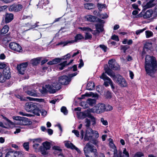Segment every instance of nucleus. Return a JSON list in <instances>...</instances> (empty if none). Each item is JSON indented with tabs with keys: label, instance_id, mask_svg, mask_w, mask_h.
Listing matches in <instances>:
<instances>
[{
	"label": "nucleus",
	"instance_id": "obj_1",
	"mask_svg": "<svg viewBox=\"0 0 157 157\" xmlns=\"http://www.w3.org/2000/svg\"><path fill=\"white\" fill-rule=\"evenodd\" d=\"M144 68L147 74L153 77L157 71V63L154 56L147 55L145 58Z\"/></svg>",
	"mask_w": 157,
	"mask_h": 157
},
{
	"label": "nucleus",
	"instance_id": "obj_2",
	"mask_svg": "<svg viewBox=\"0 0 157 157\" xmlns=\"http://www.w3.org/2000/svg\"><path fill=\"white\" fill-rule=\"evenodd\" d=\"M93 130L91 128H87L85 131L84 135V131L83 130H82L80 132L81 139L83 138L84 140L85 141L91 140L93 137Z\"/></svg>",
	"mask_w": 157,
	"mask_h": 157
},
{
	"label": "nucleus",
	"instance_id": "obj_3",
	"mask_svg": "<svg viewBox=\"0 0 157 157\" xmlns=\"http://www.w3.org/2000/svg\"><path fill=\"white\" fill-rule=\"evenodd\" d=\"M77 72L70 74L68 76L66 75H63L60 76L59 78V82L61 84L67 85L71 81V78L77 75Z\"/></svg>",
	"mask_w": 157,
	"mask_h": 157
},
{
	"label": "nucleus",
	"instance_id": "obj_4",
	"mask_svg": "<svg viewBox=\"0 0 157 157\" xmlns=\"http://www.w3.org/2000/svg\"><path fill=\"white\" fill-rule=\"evenodd\" d=\"M45 86L49 91L51 93H54L56 92V90H59L61 88V86L60 83L55 82L52 85H46Z\"/></svg>",
	"mask_w": 157,
	"mask_h": 157
},
{
	"label": "nucleus",
	"instance_id": "obj_5",
	"mask_svg": "<svg viewBox=\"0 0 157 157\" xmlns=\"http://www.w3.org/2000/svg\"><path fill=\"white\" fill-rule=\"evenodd\" d=\"M105 104L99 103L91 109V112L100 113L105 111Z\"/></svg>",
	"mask_w": 157,
	"mask_h": 157
},
{
	"label": "nucleus",
	"instance_id": "obj_6",
	"mask_svg": "<svg viewBox=\"0 0 157 157\" xmlns=\"http://www.w3.org/2000/svg\"><path fill=\"white\" fill-rule=\"evenodd\" d=\"M153 14V11L151 9H149L146 12L143 10L140 12L138 15V17H143L145 19L149 18L152 17Z\"/></svg>",
	"mask_w": 157,
	"mask_h": 157
},
{
	"label": "nucleus",
	"instance_id": "obj_7",
	"mask_svg": "<svg viewBox=\"0 0 157 157\" xmlns=\"http://www.w3.org/2000/svg\"><path fill=\"white\" fill-rule=\"evenodd\" d=\"M36 104L32 102H28L26 103L25 109L28 112H32L36 108Z\"/></svg>",
	"mask_w": 157,
	"mask_h": 157
},
{
	"label": "nucleus",
	"instance_id": "obj_8",
	"mask_svg": "<svg viewBox=\"0 0 157 157\" xmlns=\"http://www.w3.org/2000/svg\"><path fill=\"white\" fill-rule=\"evenodd\" d=\"M28 65V63L27 62H24L18 65L17 69L19 73L21 75L24 74Z\"/></svg>",
	"mask_w": 157,
	"mask_h": 157
},
{
	"label": "nucleus",
	"instance_id": "obj_9",
	"mask_svg": "<svg viewBox=\"0 0 157 157\" xmlns=\"http://www.w3.org/2000/svg\"><path fill=\"white\" fill-rule=\"evenodd\" d=\"M23 90L27 95L33 97H37V94L35 90L32 89L30 86H25L23 88Z\"/></svg>",
	"mask_w": 157,
	"mask_h": 157
},
{
	"label": "nucleus",
	"instance_id": "obj_10",
	"mask_svg": "<svg viewBox=\"0 0 157 157\" xmlns=\"http://www.w3.org/2000/svg\"><path fill=\"white\" fill-rule=\"evenodd\" d=\"M116 78L115 79H113V80L116 81L121 86L124 87L127 86V83L125 79L121 75L116 76Z\"/></svg>",
	"mask_w": 157,
	"mask_h": 157
},
{
	"label": "nucleus",
	"instance_id": "obj_11",
	"mask_svg": "<svg viewBox=\"0 0 157 157\" xmlns=\"http://www.w3.org/2000/svg\"><path fill=\"white\" fill-rule=\"evenodd\" d=\"M9 47L12 50L16 52H20L22 50L21 46L18 43L12 42L9 44Z\"/></svg>",
	"mask_w": 157,
	"mask_h": 157
},
{
	"label": "nucleus",
	"instance_id": "obj_12",
	"mask_svg": "<svg viewBox=\"0 0 157 157\" xmlns=\"http://www.w3.org/2000/svg\"><path fill=\"white\" fill-rule=\"evenodd\" d=\"M98 22H99L100 23L96 24H95L96 31L99 33L103 31L104 30L103 28V24L104 23L105 21L99 19H98Z\"/></svg>",
	"mask_w": 157,
	"mask_h": 157
},
{
	"label": "nucleus",
	"instance_id": "obj_13",
	"mask_svg": "<svg viewBox=\"0 0 157 157\" xmlns=\"http://www.w3.org/2000/svg\"><path fill=\"white\" fill-rule=\"evenodd\" d=\"M94 146L91 144L90 142L87 143L84 148V153H88L89 151L91 152L94 151L95 149H94Z\"/></svg>",
	"mask_w": 157,
	"mask_h": 157
},
{
	"label": "nucleus",
	"instance_id": "obj_14",
	"mask_svg": "<svg viewBox=\"0 0 157 157\" xmlns=\"http://www.w3.org/2000/svg\"><path fill=\"white\" fill-rule=\"evenodd\" d=\"M32 122L29 121L27 118L22 117L21 119L17 123V124L21 125H30Z\"/></svg>",
	"mask_w": 157,
	"mask_h": 157
},
{
	"label": "nucleus",
	"instance_id": "obj_15",
	"mask_svg": "<svg viewBox=\"0 0 157 157\" xmlns=\"http://www.w3.org/2000/svg\"><path fill=\"white\" fill-rule=\"evenodd\" d=\"M13 18V14L12 13H6L5 17V21L6 23L11 22Z\"/></svg>",
	"mask_w": 157,
	"mask_h": 157
},
{
	"label": "nucleus",
	"instance_id": "obj_16",
	"mask_svg": "<svg viewBox=\"0 0 157 157\" xmlns=\"http://www.w3.org/2000/svg\"><path fill=\"white\" fill-rule=\"evenodd\" d=\"M53 149L55 150L54 153L58 156H61L62 157H64L63 153L61 152L62 149L60 147L57 146H54L53 147Z\"/></svg>",
	"mask_w": 157,
	"mask_h": 157
},
{
	"label": "nucleus",
	"instance_id": "obj_17",
	"mask_svg": "<svg viewBox=\"0 0 157 157\" xmlns=\"http://www.w3.org/2000/svg\"><path fill=\"white\" fill-rule=\"evenodd\" d=\"M155 0H150L146 4L143 6L144 10H146L154 6L155 3L154 2Z\"/></svg>",
	"mask_w": 157,
	"mask_h": 157
},
{
	"label": "nucleus",
	"instance_id": "obj_18",
	"mask_svg": "<svg viewBox=\"0 0 157 157\" xmlns=\"http://www.w3.org/2000/svg\"><path fill=\"white\" fill-rule=\"evenodd\" d=\"M100 78L103 79L105 82L104 85L106 87L109 86V84H110V81L108 78H109L104 73H103L101 75L100 77Z\"/></svg>",
	"mask_w": 157,
	"mask_h": 157
},
{
	"label": "nucleus",
	"instance_id": "obj_19",
	"mask_svg": "<svg viewBox=\"0 0 157 157\" xmlns=\"http://www.w3.org/2000/svg\"><path fill=\"white\" fill-rule=\"evenodd\" d=\"M65 146L67 148H71L72 149H75L78 152L80 153L81 151L77 147H76L72 143L67 142L65 144Z\"/></svg>",
	"mask_w": 157,
	"mask_h": 157
},
{
	"label": "nucleus",
	"instance_id": "obj_20",
	"mask_svg": "<svg viewBox=\"0 0 157 157\" xmlns=\"http://www.w3.org/2000/svg\"><path fill=\"white\" fill-rule=\"evenodd\" d=\"M3 75L6 78L9 79L11 77V73L10 68L8 67H6L3 70Z\"/></svg>",
	"mask_w": 157,
	"mask_h": 157
},
{
	"label": "nucleus",
	"instance_id": "obj_21",
	"mask_svg": "<svg viewBox=\"0 0 157 157\" xmlns=\"http://www.w3.org/2000/svg\"><path fill=\"white\" fill-rule=\"evenodd\" d=\"M84 38L83 36L81 34H78L76 35L75 37V40H70L71 44H73L75 42L79 41L80 40Z\"/></svg>",
	"mask_w": 157,
	"mask_h": 157
},
{
	"label": "nucleus",
	"instance_id": "obj_22",
	"mask_svg": "<svg viewBox=\"0 0 157 157\" xmlns=\"http://www.w3.org/2000/svg\"><path fill=\"white\" fill-rule=\"evenodd\" d=\"M85 18L87 21L91 22H98V20H97V18L96 17L90 15H87L86 16Z\"/></svg>",
	"mask_w": 157,
	"mask_h": 157
},
{
	"label": "nucleus",
	"instance_id": "obj_23",
	"mask_svg": "<svg viewBox=\"0 0 157 157\" xmlns=\"http://www.w3.org/2000/svg\"><path fill=\"white\" fill-rule=\"evenodd\" d=\"M5 157H15V151H8L7 149H6Z\"/></svg>",
	"mask_w": 157,
	"mask_h": 157
},
{
	"label": "nucleus",
	"instance_id": "obj_24",
	"mask_svg": "<svg viewBox=\"0 0 157 157\" xmlns=\"http://www.w3.org/2000/svg\"><path fill=\"white\" fill-rule=\"evenodd\" d=\"M105 72L113 79H115L116 78V75H115L114 73L109 68L108 70H106Z\"/></svg>",
	"mask_w": 157,
	"mask_h": 157
},
{
	"label": "nucleus",
	"instance_id": "obj_25",
	"mask_svg": "<svg viewBox=\"0 0 157 157\" xmlns=\"http://www.w3.org/2000/svg\"><path fill=\"white\" fill-rule=\"evenodd\" d=\"M48 3L49 1L48 0H40L37 6H40V8H44V6L48 4Z\"/></svg>",
	"mask_w": 157,
	"mask_h": 157
},
{
	"label": "nucleus",
	"instance_id": "obj_26",
	"mask_svg": "<svg viewBox=\"0 0 157 157\" xmlns=\"http://www.w3.org/2000/svg\"><path fill=\"white\" fill-rule=\"evenodd\" d=\"M40 141V140L39 139L33 140V142L34 144L33 145V147L34 149H36L39 147Z\"/></svg>",
	"mask_w": 157,
	"mask_h": 157
},
{
	"label": "nucleus",
	"instance_id": "obj_27",
	"mask_svg": "<svg viewBox=\"0 0 157 157\" xmlns=\"http://www.w3.org/2000/svg\"><path fill=\"white\" fill-rule=\"evenodd\" d=\"M38 23V22H36V23L35 24V25H32L31 23H28L26 24H25V25H24V26L27 27V29H26V30L27 31L29 30L31 28H35L37 26H38L36 24L37 23Z\"/></svg>",
	"mask_w": 157,
	"mask_h": 157
},
{
	"label": "nucleus",
	"instance_id": "obj_28",
	"mask_svg": "<svg viewBox=\"0 0 157 157\" xmlns=\"http://www.w3.org/2000/svg\"><path fill=\"white\" fill-rule=\"evenodd\" d=\"M41 59L40 58H37L32 59L31 62L32 65L33 66H36L40 63Z\"/></svg>",
	"mask_w": 157,
	"mask_h": 157
},
{
	"label": "nucleus",
	"instance_id": "obj_29",
	"mask_svg": "<svg viewBox=\"0 0 157 157\" xmlns=\"http://www.w3.org/2000/svg\"><path fill=\"white\" fill-rule=\"evenodd\" d=\"M40 151L41 153L43 155H46L48 153V150L44 148L42 146H41L40 147Z\"/></svg>",
	"mask_w": 157,
	"mask_h": 157
},
{
	"label": "nucleus",
	"instance_id": "obj_30",
	"mask_svg": "<svg viewBox=\"0 0 157 157\" xmlns=\"http://www.w3.org/2000/svg\"><path fill=\"white\" fill-rule=\"evenodd\" d=\"M94 83L92 82H89L87 85L86 88L88 90H91L94 89Z\"/></svg>",
	"mask_w": 157,
	"mask_h": 157
},
{
	"label": "nucleus",
	"instance_id": "obj_31",
	"mask_svg": "<svg viewBox=\"0 0 157 157\" xmlns=\"http://www.w3.org/2000/svg\"><path fill=\"white\" fill-rule=\"evenodd\" d=\"M9 28L7 25H5L1 30V33L2 34H5L9 31Z\"/></svg>",
	"mask_w": 157,
	"mask_h": 157
},
{
	"label": "nucleus",
	"instance_id": "obj_32",
	"mask_svg": "<svg viewBox=\"0 0 157 157\" xmlns=\"http://www.w3.org/2000/svg\"><path fill=\"white\" fill-rule=\"evenodd\" d=\"M66 65H67V61H66L58 64V68L60 70H62L63 69L64 67H65Z\"/></svg>",
	"mask_w": 157,
	"mask_h": 157
},
{
	"label": "nucleus",
	"instance_id": "obj_33",
	"mask_svg": "<svg viewBox=\"0 0 157 157\" xmlns=\"http://www.w3.org/2000/svg\"><path fill=\"white\" fill-rule=\"evenodd\" d=\"M43 147L49 150L51 148V144L50 143L48 142H44L42 144Z\"/></svg>",
	"mask_w": 157,
	"mask_h": 157
},
{
	"label": "nucleus",
	"instance_id": "obj_34",
	"mask_svg": "<svg viewBox=\"0 0 157 157\" xmlns=\"http://www.w3.org/2000/svg\"><path fill=\"white\" fill-rule=\"evenodd\" d=\"M23 6L20 4H15V12H18L21 10Z\"/></svg>",
	"mask_w": 157,
	"mask_h": 157
},
{
	"label": "nucleus",
	"instance_id": "obj_35",
	"mask_svg": "<svg viewBox=\"0 0 157 157\" xmlns=\"http://www.w3.org/2000/svg\"><path fill=\"white\" fill-rule=\"evenodd\" d=\"M84 7L86 9H92L94 8V5L91 3H88L84 5Z\"/></svg>",
	"mask_w": 157,
	"mask_h": 157
},
{
	"label": "nucleus",
	"instance_id": "obj_36",
	"mask_svg": "<svg viewBox=\"0 0 157 157\" xmlns=\"http://www.w3.org/2000/svg\"><path fill=\"white\" fill-rule=\"evenodd\" d=\"M91 112V109L89 110H87L86 111H85L84 112V117H88L90 118L92 116L91 115L90 112Z\"/></svg>",
	"mask_w": 157,
	"mask_h": 157
},
{
	"label": "nucleus",
	"instance_id": "obj_37",
	"mask_svg": "<svg viewBox=\"0 0 157 157\" xmlns=\"http://www.w3.org/2000/svg\"><path fill=\"white\" fill-rule=\"evenodd\" d=\"M145 33L146 37L147 38H148L150 37H152L153 36V33L151 31H146L145 32Z\"/></svg>",
	"mask_w": 157,
	"mask_h": 157
},
{
	"label": "nucleus",
	"instance_id": "obj_38",
	"mask_svg": "<svg viewBox=\"0 0 157 157\" xmlns=\"http://www.w3.org/2000/svg\"><path fill=\"white\" fill-rule=\"evenodd\" d=\"M69 44H71L70 40H68L66 41H61L56 44V46L63 45V46H65Z\"/></svg>",
	"mask_w": 157,
	"mask_h": 157
},
{
	"label": "nucleus",
	"instance_id": "obj_39",
	"mask_svg": "<svg viewBox=\"0 0 157 157\" xmlns=\"http://www.w3.org/2000/svg\"><path fill=\"white\" fill-rule=\"evenodd\" d=\"M85 125L87 128H90L89 127L91 125L90 120L88 118H86L85 120Z\"/></svg>",
	"mask_w": 157,
	"mask_h": 157
},
{
	"label": "nucleus",
	"instance_id": "obj_40",
	"mask_svg": "<svg viewBox=\"0 0 157 157\" xmlns=\"http://www.w3.org/2000/svg\"><path fill=\"white\" fill-rule=\"evenodd\" d=\"M31 112L37 116H39L40 115V111L39 108L37 106H36V108H35L33 111H32Z\"/></svg>",
	"mask_w": 157,
	"mask_h": 157
},
{
	"label": "nucleus",
	"instance_id": "obj_41",
	"mask_svg": "<svg viewBox=\"0 0 157 157\" xmlns=\"http://www.w3.org/2000/svg\"><path fill=\"white\" fill-rule=\"evenodd\" d=\"M87 103L90 105L92 106L95 103V100L94 99L90 98L87 100Z\"/></svg>",
	"mask_w": 157,
	"mask_h": 157
},
{
	"label": "nucleus",
	"instance_id": "obj_42",
	"mask_svg": "<svg viewBox=\"0 0 157 157\" xmlns=\"http://www.w3.org/2000/svg\"><path fill=\"white\" fill-rule=\"evenodd\" d=\"M78 29L83 31H86L87 32L92 31V30L90 28L88 27H79Z\"/></svg>",
	"mask_w": 157,
	"mask_h": 157
},
{
	"label": "nucleus",
	"instance_id": "obj_43",
	"mask_svg": "<svg viewBox=\"0 0 157 157\" xmlns=\"http://www.w3.org/2000/svg\"><path fill=\"white\" fill-rule=\"evenodd\" d=\"M62 59L59 58H56L55 59L52 60V62L53 64H56L59 63L60 62L61 60Z\"/></svg>",
	"mask_w": 157,
	"mask_h": 157
},
{
	"label": "nucleus",
	"instance_id": "obj_44",
	"mask_svg": "<svg viewBox=\"0 0 157 157\" xmlns=\"http://www.w3.org/2000/svg\"><path fill=\"white\" fill-rule=\"evenodd\" d=\"M116 63L115 60L114 59H113L109 60L108 61V64L109 67H112V66Z\"/></svg>",
	"mask_w": 157,
	"mask_h": 157
},
{
	"label": "nucleus",
	"instance_id": "obj_45",
	"mask_svg": "<svg viewBox=\"0 0 157 157\" xmlns=\"http://www.w3.org/2000/svg\"><path fill=\"white\" fill-rule=\"evenodd\" d=\"M112 67H110V68L114 70H118L119 68V65L116 63L113 65Z\"/></svg>",
	"mask_w": 157,
	"mask_h": 157
},
{
	"label": "nucleus",
	"instance_id": "obj_46",
	"mask_svg": "<svg viewBox=\"0 0 157 157\" xmlns=\"http://www.w3.org/2000/svg\"><path fill=\"white\" fill-rule=\"evenodd\" d=\"M61 111L65 115H67L68 113V111L66 108L65 106H63L61 107Z\"/></svg>",
	"mask_w": 157,
	"mask_h": 157
},
{
	"label": "nucleus",
	"instance_id": "obj_47",
	"mask_svg": "<svg viewBox=\"0 0 157 157\" xmlns=\"http://www.w3.org/2000/svg\"><path fill=\"white\" fill-rule=\"evenodd\" d=\"M91 143L95 145L96 146H98V144L99 143L98 140L96 138L92 139L91 140Z\"/></svg>",
	"mask_w": 157,
	"mask_h": 157
},
{
	"label": "nucleus",
	"instance_id": "obj_48",
	"mask_svg": "<svg viewBox=\"0 0 157 157\" xmlns=\"http://www.w3.org/2000/svg\"><path fill=\"white\" fill-rule=\"evenodd\" d=\"M123 157H129V153L127 151V150L126 148H124L123 149Z\"/></svg>",
	"mask_w": 157,
	"mask_h": 157
},
{
	"label": "nucleus",
	"instance_id": "obj_49",
	"mask_svg": "<svg viewBox=\"0 0 157 157\" xmlns=\"http://www.w3.org/2000/svg\"><path fill=\"white\" fill-rule=\"evenodd\" d=\"M105 111H109L112 110L113 109V107L111 105H105Z\"/></svg>",
	"mask_w": 157,
	"mask_h": 157
},
{
	"label": "nucleus",
	"instance_id": "obj_50",
	"mask_svg": "<svg viewBox=\"0 0 157 157\" xmlns=\"http://www.w3.org/2000/svg\"><path fill=\"white\" fill-rule=\"evenodd\" d=\"M11 37L9 35H6L3 39V41H6V42H8L11 40Z\"/></svg>",
	"mask_w": 157,
	"mask_h": 157
},
{
	"label": "nucleus",
	"instance_id": "obj_51",
	"mask_svg": "<svg viewBox=\"0 0 157 157\" xmlns=\"http://www.w3.org/2000/svg\"><path fill=\"white\" fill-rule=\"evenodd\" d=\"M92 37L91 34L88 33H85V40L90 39Z\"/></svg>",
	"mask_w": 157,
	"mask_h": 157
},
{
	"label": "nucleus",
	"instance_id": "obj_52",
	"mask_svg": "<svg viewBox=\"0 0 157 157\" xmlns=\"http://www.w3.org/2000/svg\"><path fill=\"white\" fill-rule=\"evenodd\" d=\"M15 157H24L23 153L20 151H15Z\"/></svg>",
	"mask_w": 157,
	"mask_h": 157
},
{
	"label": "nucleus",
	"instance_id": "obj_53",
	"mask_svg": "<svg viewBox=\"0 0 157 157\" xmlns=\"http://www.w3.org/2000/svg\"><path fill=\"white\" fill-rule=\"evenodd\" d=\"M15 4H13L10 6L9 10L10 11H14L15 12Z\"/></svg>",
	"mask_w": 157,
	"mask_h": 157
},
{
	"label": "nucleus",
	"instance_id": "obj_54",
	"mask_svg": "<svg viewBox=\"0 0 157 157\" xmlns=\"http://www.w3.org/2000/svg\"><path fill=\"white\" fill-rule=\"evenodd\" d=\"M23 146L26 151H28L29 149V143L26 142L24 143Z\"/></svg>",
	"mask_w": 157,
	"mask_h": 157
},
{
	"label": "nucleus",
	"instance_id": "obj_55",
	"mask_svg": "<svg viewBox=\"0 0 157 157\" xmlns=\"http://www.w3.org/2000/svg\"><path fill=\"white\" fill-rule=\"evenodd\" d=\"M3 75H0V82L3 83L5 82L6 79H7Z\"/></svg>",
	"mask_w": 157,
	"mask_h": 157
},
{
	"label": "nucleus",
	"instance_id": "obj_56",
	"mask_svg": "<svg viewBox=\"0 0 157 157\" xmlns=\"http://www.w3.org/2000/svg\"><path fill=\"white\" fill-rule=\"evenodd\" d=\"M100 121L101 123L102 124L104 125H108V122L107 121L105 120L103 118H101V119Z\"/></svg>",
	"mask_w": 157,
	"mask_h": 157
},
{
	"label": "nucleus",
	"instance_id": "obj_57",
	"mask_svg": "<svg viewBox=\"0 0 157 157\" xmlns=\"http://www.w3.org/2000/svg\"><path fill=\"white\" fill-rule=\"evenodd\" d=\"M90 119H91V122L92 123V125L94 126L96 124V119L93 116L90 117Z\"/></svg>",
	"mask_w": 157,
	"mask_h": 157
},
{
	"label": "nucleus",
	"instance_id": "obj_58",
	"mask_svg": "<svg viewBox=\"0 0 157 157\" xmlns=\"http://www.w3.org/2000/svg\"><path fill=\"white\" fill-rule=\"evenodd\" d=\"M93 136H94L95 138L96 139L98 138L99 137V134L98 132L97 131L93 130Z\"/></svg>",
	"mask_w": 157,
	"mask_h": 157
},
{
	"label": "nucleus",
	"instance_id": "obj_59",
	"mask_svg": "<svg viewBox=\"0 0 157 157\" xmlns=\"http://www.w3.org/2000/svg\"><path fill=\"white\" fill-rule=\"evenodd\" d=\"M144 154L141 152H136L134 157H141L144 156Z\"/></svg>",
	"mask_w": 157,
	"mask_h": 157
},
{
	"label": "nucleus",
	"instance_id": "obj_60",
	"mask_svg": "<svg viewBox=\"0 0 157 157\" xmlns=\"http://www.w3.org/2000/svg\"><path fill=\"white\" fill-rule=\"evenodd\" d=\"M111 39L113 40H115L117 41H118L119 40L118 36L115 34L112 36Z\"/></svg>",
	"mask_w": 157,
	"mask_h": 157
},
{
	"label": "nucleus",
	"instance_id": "obj_61",
	"mask_svg": "<svg viewBox=\"0 0 157 157\" xmlns=\"http://www.w3.org/2000/svg\"><path fill=\"white\" fill-rule=\"evenodd\" d=\"M99 47L105 52H106L108 49L107 47L104 45H100Z\"/></svg>",
	"mask_w": 157,
	"mask_h": 157
},
{
	"label": "nucleus",
	"instance_id": "obj_62",
	"mask_svg": "<svg viewBox=\"0 0 157 157\" xmlns=\"http://www.w3.org/2000/svg\"><path fill=\"white\" fill-rule=\"evenodd\" d=\"M105 4H101L98 3V9L100 10H101L103 8H105Z\"/></svg>",
	"mask_w": 157,
	"mask_h": 157
},
{
	"label": "nucleus",
	"instance_id": "obj_63",
	"mask_svg": "<svg viewBox=\"0 0 157 157\" xmlns=\"http://www.w3.org/2000/svg\"><path fill=\"white\" fill-rule=\"evenodd\" d=\"M146 29L144 28L143 29L138 30L136 31V33L137 35H139L140 33L143 32Z\"/></svg>",
	"mask_w": 157,
	"mask_h": 157
},
{
	"label": "nucleus",
	"instance_id": "obj_64",
	"mask_svg": "<svg viewBox=\"0 0 157 157\" xmlns=\"http://www.w3.org/2000/svg\"><path fill=\"white\" fill-rule=\"evenodd\" d=\"M78 115V116L79 118L80 119H84L85 118V117H84V112L79 113Z\"/></svg>",
	"mask_w": 157,
	"mask_h": 157
}]
</instances>
